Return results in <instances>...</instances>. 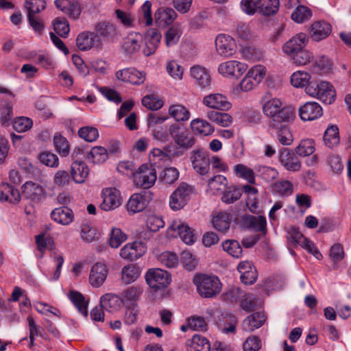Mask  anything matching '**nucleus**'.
Here are the masks:
<instances>
[{"label": "nucleus", "mask_w": 351, "mask_h": 351, "mask_svg": "<svg viewBox=\"0 0 351 351\" xmlns=\"http://www.w3.org/2000/svg\"><path fill=\"white\" fill-rule=\"evenodd\" d=\"M263 112L270 118L269 123L278 121H293L295 117V110L291 106H283L280 99H265L263 104Z\"/></svg>", "instance_id": "f257e3e1"}, {"label": "nucleus", "mask_w": 351, "mask_h": 351, "mask_svg": "<svg viewBox=\"0 0 351 351\" xmlns=\"http://www.w3.org/2000/svg\"><path fill=\"white\" fill-rule=\"evenodd\" d=\"M199 295L204 298H211L218 295L221 290V283L215 276L197 274L193 278Z\"/></svg>", "instance_id": "f03ea898"}, {"label": "nucleus", "mask_w": 351, "mask_h": 351, "mask_svg": "<svg viewBox=\"0 0 351 351\" xmlns=\"http://www.w3.org/2000/svg\"><path fill=\"white\" fill-rule=\"evenodd\" d=\"M279 0H242V10L248 15L258 12L264 16L276 14L279 9Z\"/></svg>", "instance_id": "7ed1b4c3"}, {"label": "nucleus", "mask_w": 351, "mask_h": 351, "mask_svg": "<svg viewBox=\"0 0 351 351\" xmlns=\"http://www.w3.org/2000/svg\"><path fill=\"white\" fill-rule=\"evenodd\" d=\"M306 93L311 97H316L322 102L330 104L335 99V90L328 82H310L306 87Z\"/></svg>", "instance_id": "20e7f679"}, {"label": "nucleus", "mask_w": 351, "mask_h": 351, "mask_svg": "<svg viewBox=\"0 0 351 351\" xmlns=\"http://www.w3.org/2000/svg\"><path fill=\"white\" fill-rule=\"evenodd\" d=\"M194 187L186 182H182L169 197V206L173 210L184 208L194 193Z\"/></svg>", "instance_id": "39448f33"}, {"label": "nucleus", "mask_w": 351, "mask_h": 351, "mask_svg": "<svg viewBox=\"0 0 351 351\" xmlns=\"http://www.w3.org/2000/svg\"><path fill=\"white\" fill-rule=\"evenodd\" d=\"M169 134L180 147L187 149L195 143V139L187 128L180 124L169 125Z\"/></svg>", "instance_id": "423d86ee"}, {"label": "nucleus", "mask_w": 351, "mask_h": 351, "mask_svg": "<svg viewBox=\"0 0 351 351\" xmlns=\"http://www.w3.org/2000/svg\"><path fill=\"white\" fill-rule=\"evenodd\" d=\"M147 283L152 289L166 288L171 282L169 273L161 269H149L145 274Z\"/></svg>", "instance_id": "0eeeda50"}, {"label": "nucleus", "mask_w": 351, "mask_h": 351, "mask_svg": "<svg viewBox=\"0 0 351 351\" xmlns=\"http://www.w3.org/2000/svg\"><path fill=\"white\" fill-rule=\"evenodd\" d=\"M191 161L194 170L200 175H206L209 172L210 157L208 152L202 149L197 148L191 152Z\"/></svg>", "instance_id": "6e6552de"}, {"label": "nucleus", "mask_w": 351, "mask_h": 351, "mask_svg": "<svg viewBox=\"0 0 351 351\" xmlns=\"http://www.w3.org/2000/svg\"><path fill=\"white\" fill-rule=\"evenodd\" d=\"M133 178L136 186L149 189L154 185L156 180V171L152 166L143 165L136 171Z\"/></svg>", "instance_id": "1a4fd4ad"}, {"label": "nucleus", "mask_w": 351, "mask_h": 351, "mask_svg": "<svg viewBox=\"0 0 351 351\" xmlns=\"http://www.w3.org/2000/svg\"><path fill=\"white\" fill-rule=\"evenodd\" d=\"M167 234L169 237L180 239L188 245L195 242V236L190 227L184 224L180 220H174L167 229Z\"/></svg>", "instance_id": "9d476101"}, {"label": "nucleus", "mask_w": 351, "mask_h": 351, "mask_svg": "<svg viewBox=\"0 0 351 351\" xmlns=\"http://www.w3.org/2000/svg\"><path fill=\"white\" fill-rule=\"evenodd\" d=\"M103 201L100 204L101 210L110 211L114 210L121 204V193L115 188H106L102 190Z\"/></svg>", "instance_id": "9b49d317"}, {"label": "nucleus", "mask_w": 351, "mask_h": 351, "mask_svg": "<svg viewBox=\"0 0 351 351\" xmlns=\"http://www.w3.org/2000/svg\"><path fill=\"white\" fill-rule=\"evenodd\" d=\"M247 69V66L245 63L229 60L220 64L218 71L225 77L239 78L246 71Z\"/></svg>", "instance_id": "f8f14e48"}, {"label": "nucleus", "mask_w": 351, "mask_h": 351, "mask_svg": "<svg viewBox=\"0 0 351 351\" xmlns=\"http://www.w3.org/2000/svg\"><path fill=\"white\" fill-rule=\"evenodd\" d=\"M103 42L98 35L93 32H84L76 38V45L81 51H88L92 48L100 49Z\"/></svg>", "instance_id": "ddd939ff"}, {"label": "nucleus", "mask_w": 351, "mask_h": 351, "mask_svg": "<svg viewBox=\"0 0 351 351\" xmlns=\"http://www.w3.org/2000/svg\"><path fill=\"white\" fill-rule=\"evenodd\" d=\"M216 50L219 55L224 58L233 56L237 49L234 40L230 36L220 34L215 39Z\"/></svg>", "instance_id": "4468645a"}, {"label": "nucleus", "mask_w": 351, "mask_h": 351, "mask_svg": "<svg viewBox=\"0 0 351 351\" xmlns=\"http://www.w3.org/2000/svg\"><path fill=\"white\" fill-rule=\"evenodd\" d=\"M241 225L243 228L253 230L256 232H261L263 235L267 233V221L263 215L254 216L244 215L241 217Z\"/></svg>", "instance_id": "2eb2a0df"}, {"label": "nucleus", "mask_w": 351, "mask_h": 351, "mask_svg": "<svg viewBox=\"0 0 351 351\" xmlns=\"http://www.w3.org/2000/svg\"><path fill=\"white\" fill-rule=\"evenodd\" d=\"M291 121H278L276 123H269V127L276 130V136L278 143L282 145L289 146L293 142V136L289 127Z\"/></svg>", "instance_id": "dca6fc26"}, {"label": "nucleus", "mask_w": 351, "mask_h": 351, "mask_svg": "<svg viewBox=\"0 0 351 351\" xmlns=\"http://www.w3.org/2000/svg\"><path fill=\"white\" fill-rule=\"evenodd\" d=\"M95 32L99 38L104 42L113 43L119 36L117 27L110 22L101 21L95 26Z\"/></svg>", "instance_id": "f3484780"}, {"label": "nucleus", "mask_w": 351, "mask_h": 351, "mask_svg": "<svg viewBox=\"0 0 351 351\" xmlns=\"http://www.w3.org/2000/svg\"><path fill=\"white\" fill-rule=\"evenodd\" d=\"M146 252L145 245L140 241L127 243L120 250L121 258L133 261L141 257Z\"/></svg>", "instance_id": "a211bd4d"}, {"label": "nucleus", "mask_w": 351, "mask_h": 351, "mask_svg": "<svg viewBox=\"0 0 351 351\" xmlns=\"http://www.w3.org/2000/svg\"><path fill=\"white\" fill-rule=\"evenodd\" d=\"M307 42L308 36L305 34H298L284 44L282 50L291 58L299 51L305 48Z\"/></svg>", "instance_id": "6ab92c4d"}, {"label": "nucleus", "mask_w": 351, "mask_h": 351, "mask_svg": "<svg viewBox=\"0 0 351 351\" xmlns=\"http://www.w3.org/2000/svg\"><path fill=\"white\" fill-rule=\"evenodd\" d=\"M162 36L157 29H149L147 31L145 36V46L143 49V53L146 56L153 55L160 43Z\"/></svg>", "instance_id": "aec40b11"}, {"label": "nucleus", "mask_w": 351, "mask_h": 351, "mask_svg": "<svg viewBox=\"0 0 351 351\" xmlns=\"http://www.w3.org/2000/svg\"><path fill=\"white\" fill-rule=\"evenodd\" d=\"M278 158L282 165L288 171H298L301 169V162L289 149H282L279 154Z\"/></svg>", "instance_id": "412c9836"}, {"label": "nucleus", "mask_w": 351, "mask_h": 351, "mask_svg": "<svg viewBox=\"0 0 351 351\" xmlns=\"http://www.w3.org/2000/svg\"><path fill=\"white\" fill-rule=\"evenodd\" d=\"M323 113L321 106L315 101H308L299 108V114L303 121H312L322 116Z\"/></svg>", "instance_id": "4be33fe9"}, {"label": "nucleus", "mask_w": 351, "mask_h": 351, "mask_svg": "<svg viewBox=\"0 0 351 351\" xmlns=\"http://www.w3.org/2000/svg\"><path fill=\"white\" fill-rule=\"evenodd\" d=\"M238 271L240 273L241 280L245 285H252L257 279L258 274L256 267L250 261H242L237 267Z\"/></svg>", "instance_id": "5701e85b"}, {"label": "nucleus", "mask_w": 351, "mask_h": 351, "mask_svg": "<svg viewBox=\"0 0 351 351\" xmlns=\"http://www.w3.org/2000/svg\"><path fill=\"white\" fill-rule=\"evenodd\" d=\"M21 189L23 197L35 202L40 201L45 195L44 188L33 182H25Z\"/></svg>", "instance_id": "b1692460"}, {"label": "nucleus", "mask_w": 351, "mask_h": 351, "mask_svg": "<svg viewBox=\"0 0 351 351\" xmlns=\"http://www.w3.org/2000/svg\"><path fill=\"white\" fill-rule=\"evenodd\" d=\"M118 80L138 85L143 84L145 80V75L134 68H127L118 71L116 73Z\"/></svg>", "instance_id": "393cba45"}, {"label": "nucleus", "mask_w": 351, "mask_h": 351, "mask_svg": "<svg viewBox=\"0 0 351 351\" xmlns=\"http://www.w3.org/2000/svg\"><path fill=\"white\" fill-rule=\"evenodd\" d=\"M108 269L104 263H97L90 269L89 282L94 287H101L106 279Z\"/></svg>", "instance_id": "a878e982"}, {"label": "nucleus", "mask_w": 351, "mask_h": 351, "mask_svg": "<svg viewBox=\"0 0 351 351\" xmlns=\"http://www.w3.org/2000/svg\"><path fill=\"white\" fill-rule=\"evenodd\" d=\"M203 104L214 109L228 110L231 108V104L227 98L221 94H210L203 98Z\"/></svg>", "instance_id": "bb28decb"}, {"label": "nucleus", "mask_w": 351, "mask_h": 351, "mask_svg": "<svg viewBox=\"0 0 351 351\" xmlns=\"http://www.w3.org/2000/svg\"><path fill=\"white\" fill-rule=\"evenodd\" d=\"M190 73L191 76L199 87L204 88L210 86V75L206 68L199 65L193 66L191 68Z\"/></svg>", "instance_id": "cd10ccee"}, {"label": "nucleus", "mask_w": 351, "mask_h": 351, "mask_svg": "<svg viewBox=\"0 0 351 351\" xmlns=\"http://www.w3.org/2000/svg\"><path fill=\"white\" fill-rule=\"evenodd\" d=\"M266 320L265 315L261 312L247 316L242 323V328L247 332H252L261 327Z\"/></svg>", "instance_id": "c85d7f7f"}, {"label": "nucleus", "mask_w": 351, "mask_h": 351, "mask_svg": "<svg viewBox=\"0 0 351 351\" xmlns=\"http://www.w3.org/2000/svg\"><path fill=\"white\" fill-rule=\"evenodd\" d=\"M332 31L330 23L325 21H317L311 25V38L319 41L328 37Z\"/></svg>", "instance_id": "c756f323"}, {"label": "nucleus", "mask_w": 351, "mask_h": 351, "mask_svg": "<svg viewBox=\"0 0 351 351\" xmlns=\"http://www.w3.org/2000/svg\"><path fill=\"white\" fill-rule=\"evenodd\" d=\"M186 351H210L209 341L200 335H195L186 343Z\"/></svg>", "instance_id": "7c9ffc66"}, {"label": "nucleus", "mask_w": 351, "mask_h": 351, "mask_svg": "<svg viewBox=\"0 0 351 351\" xmlns=\"http://www.w3.org/2000/svg\"><path fill=\"white\" fill-rule=\"evenodd\" d=\"M51 217L55 221L62 224L68 225L73 221V211L68 207L55 208L51 213Z\"/></svg>", "instance_id": "2f4dec72"}, {"label": "nucleus", "mask_w": 351, "mask_h": 351, "mask_svg": "<svg viewBox=\"0 0 351 351\" xmlns=\"http://www.w3.org/2000/svg\"><path fill=\"white\" fill-rule=\"evenodd\" d=\"M88 175L87 165L82 160H75L71 165V176L76 183H82Z\"/></svg>", "instance_id": "473e14b6"}, {"label": "nucleus", "mask_w": 351, "mask_h": 351, "mask_svg": "<svg viewBox=\"0 0 351 351\" xmlns=\"http://www.w3.org/2000/svg\"><path fill=\"white\" fill-rule=\"evenodd\" d=\"M147 206V202L145 196L135 193L131 195L127 204L126 208L129 213L134 214L143 210Z\"/></svg>", "instance_id": "72a5a7b5"}, {"label": "nucleus", "mask_w": 351, "mask_h": 351, "mask_svg": "<svg viewBox=\"0 0 351 351\" xmlns=\"http://www.w3.org/2000/svg\"><path fill=\"white\" fill-rule=\"evenodd\" d=\"M21 195L19 191L7 183H3L0 186V200L8 201L16 204L20 200Z\"/></svg>", "instance_id": "f704fd0d"}, {"label": "nucleus", "mask_w": 351, "mask_h": 351, "mask_svg": "<svg viewBox=\"0 0 351 351\" xmlns=\"http://www.w3.org/2000/svg\"><path fill=\"white\" fill-rule=\"evenodd\" d=\"M123 304L119 296L114 294L107 293L100 298V305L104 310L112 312L119 309Z\"/></svg>", "instance_id": "c9c22d12"}, {"label": "nucleus", "mask_w": 351, "mask_h": 351, "mask_svg": "<svg viewBox=\"0 0 351 351\" xmlns=\"http://www.w3.org/2000/svg\"><path fill=\"white\" fill-rule=\"evenodd\" d=\"M206 117L212 122L221 127H228L232 123V117L228 113L215 110L207 112Z\"/></svg>", "instance_id": "e433bc0d"}, {"label": "nucleus", "mask_w": 351, "mask_h": 351, "mask_svg": "<svg viewBox=\"0 0 351 351\" xmlns=\"http://www.w3.org/2000/svg\"><path fill=\"white\" fill-rule=\"evenodd\" d=\"M191 126L195 134L208 136L214 132V128L206 121L203 119H194L191 122Z\"/></svg>", "instance_id": "4c0bfd02"}, {"label": "nucleus", "mask_w": 351, "mask_h": 351, "mask_svg": "<svg viewBox=\"0 0 351 351\" xmlns=\"http://www.w3.org/2000/svg\"><path fill=\"white\" fill-rule=\"evenodd\" d=\"M231 217L227 213H219L213 219V227L222 232L229 229Z\"/></svg>", "instance_id": "58836bf2"}, {"label": "nucleus", "mask_w": 351, "mask_h": 351, "mask_svg": "<svg viewBox=\"0 0 351 351\" xmlns=\"http://www.w3.org/2000/svg\"><path fill=\"white\" fill-rule=\"evenodd\" d=\"M69 298L73 304L76 306L78 311L84 315L87 316L88 303L85 300L84 297L82 293L77 291H71L69 294Z\"/></svg>", "instance_id": "ea45409f"}, {"label": "nucleus", "mask_w": 351, "mask_h": 351, "mask_svg": "<svg viewBox=\"0 0 351 351\" xmlns=\"http://www.w3.org/2000/svg\"><path fill=\"white\" fill-rule=\"evenodd\" d=\"M234 174L247 180L250 184H255V176L254 171L243 164H237L234 166Z\"/></svg>", "instance_id": "a19ab883"}, {"label": "nucleus", "mask_w": 351, "mask_h": 351, "mask_svg": "<svg viewBox=\"0 0 351 351\" xmlns=\"http://www.w3.org/2000/svg\"><path fill=\"white\" fill-rule=\"evenodd\" d=\"M312 69L313 72L319 74L328 73L332 69L331 61L324 56L318 57L315 60Z\"/></svg>", "instance_id": "79ce46f5"}, {"label": "nucleus", "mask_w": 351, "mask_h": 351, "mask_svg": "<svg viewBox=\"0 0 351 351\" xmlns=\"http://www.w3.org/2000/svg\"><path fill=\"white\" fill-rule=\"evenodd\" d=\"M169 113L177 121H184L190 117L189 111L184 106L180 104L170 106Z\"/></svg>", "instance_id": "37998d69"}, {"label": "nucleus", "mask_w": 351, "mask_h": 351, "mask_svg": "<svg viewBox=\"0 0 351 351\" xmlns=\"http://www.w3.org/2000/svg\"><path fill=\"white\" fill-rule=\"evenodd\" d=\"M107 158V150L103 147H95L92 148L88 155V159L93 163H103Z\"/></svg>", "instance_id": "c03bdc74"}, {"label": "nucleus", "mask_w": 351, "mask_h": 351, "mask_svg": "<svg viewBox=\"0 0 351 351\" xmlns=\"http://www.w3.org/2000/svg\"><path fill=\"white\" fill-rule=\"evenodd\" d=\"M324 141L328 147H332L339 143V130L336 125H332L326 129Z\"/></svg>", "instance_id": "a18cd8bd"}, {"label": "nucleus", "mask_w": 351, "mask_h": 351, "mask_svg": "<svg viewBox=\"0 0 351 351\" xmlns=\"http://www.w3.org/2000/svg\"><path fill=\"white\" fill-rule=\"evenodd\" d=\"M310 75L304 71H298L294 72L291 76V83L296 88H302L310 84Z\"/></svg>", "instance_id": "49530a36"}, {"label": "nucleus", "mask_w": 351, "mask_h": 351, "mask_svg": "<svg viewBox=\"0 0 351 351\" xmlns=\"http://www.w3.org/2000/svg\"><path fill=\"white\" fill-rule=\"evenodd\" d=\"M177 14L171 8H164L159 10L155 14L156 20L159 23H164L165 25L171 24L176 19Z\"/></svg>", "instance_id": "de8ad7c7"}, {"label": "nucleus", "mask_w": 351, "mask_h": 351, "mask_svg": "<svg viewBox=\"0 0 351 351\" xmlns=\"http://www.w3.org/2000/svg\"><path fill=\"white\" fill-rule=\"evenodd\" d=\"M242 56L248 60L259 61L264 57L263 53L257 47L254 46H245L241 50Z\"/></svg>", "instance_id": "09e8293b"}, {"label": "nucleus", "mask_w": 351, "mask_h": 351, "mask_svg": "<svg viewBox=\"0 0 351 351\" xmlns=\"http://www.w3.org/2000/svg\"><path fill=\"white\" fill-rule=\"evenodd\" d=\"M315 152V143L312 139H304L301 141L295 148V153L300 156L311 155Z\"/></svg>", "instance_id": "8fccbe9b"}, {"label": "nucleus", "mask_w": 351, "mask_h": 351, "mask_svg": "<svg viewBox=\"0 0 351 351\" xmlns=\"http://www.w3.org/2000/svg\"><path fill=\"white\" fill-rule=\"evenodd\" d=\"M258 298L251 293L245 294L240 302V306L245 311L250 313L254 311L259 305Z\"/></svg>", "instance_id": "3c124183"}, {"label": "nucleus", "mask_w": 351, "mask_h": 351, "mask_svg": "<svg viewBox=\"0 0 351 351\" xmlns=\"http://www.w3.org/2000/svg\"><path fill=\"white\" fill-rule=\"evenodd\" d=\"M291 59L297 66H304L311 62L313 56L311 51L304 48L293 55Z\"/></svg>", "instance_id": "603ef678"}, {"label": "nucleus", "mask_w": 351, "mask_h": 351, "mask_svg": "<svg viewBox=\"0 0 351 351\" xmlns=\"http://www.w3.org/2000/svg\"><path fill=\"white\" fill-rule=\"evenodd\" d=\"M121 280L125 284L128 285L134 282L138 277V271L133 265L125 266L121 270Z\"/></svg>", "instance_id": "864d4df0"}, {"label": "nucleus", "mask_w": 351, "mask_h": 351, "mask_svg": "<svg viewBox=\"0 0 351 351\" xmlns=\"http://www.w3.org/2000/svg\"><path fill=\"white\" fill-rule=\"evenodd\" d=\"M227 185V178L222 175L214 176L208 180V186L210 190L225 191Z\"/></svg>", "instance_id": "5fc2aeb1"}, {"label": "nucleus", "mask_w": 351, "mask_h": 351, "mask_svg": "<svg viewBox=\"0 0 351 351\" xmlns=\"http://www.w3.org/2000/svg\"><path fill=\"white\" fill-rule=\"evenodd\" d=\"M152 3L146 1L141 7L138 21L145 26L150 25L152 23L151 12Z\"/></svg>", "instance_id": "6e6d98bb"}, {"label": "nucleus", "mask_w": 351, "mask_h": 351, "mask_svg": "<svg viewBox=\"0 0 351 351\" xmlns=\"http://www.w3.org/2000/svg\"><path fill=\"white\" fill-rule=\"evenodd\" d=\"M224 251L235 258H239L242 254V248L236 240H227L222 244Z\"/></svg>", "instance_id": "4d7b16f0"}, {"label": "nucleus", "mask_w": 351, "mask_h": 351, "mask_svg": "<svg viewBox=\"0 0 351 351\" xmlns=\"http://www.w3.org/2000/svg\"><path fill=\"white\" fill-rule=\"evenodd\" d=\"M311 16V11L306 6H298L291 14V19L298 23H302L310 19Z\"/></svg>", "instance_id": "13d9d810"}, {"label": "nucleus", "mask_w": 351, "mask_h": 351, "mask_svg": "<svg viewBox=\"0 0 351 351\" xmlns=\"http://www.w3.org/2000/svg\"><path fill=\"white\" fill-rule=\"evenodd\" d=\"M127 239V235L120 228H113L111 230L109 244L113 248L119 247Z\"/></svg>", "instance_id": "bf43d9fd"}, {"label": "nucleus", "mask_w": 351, "mask_h": 351, "mask_svg": "<svg viewBox=\"0 0 351 351\" xmlns=\"http://www.w3.org/2000/svg\"><path fill=\"white\" fill-rule=\"evenodd\" d=\"M152 137L161 143H166L170 139L169 126L162 125L151 130Z\"/></svg>", "instance_id": "052dcab7"}, {"label": "nucleus", "mask_w": 351, "mask_h": 351, "mask_svg": "<svg viewBox=\"0 0 351 351\" xmlns=\"http://www.w3.org/2000/svg\"><path fill=\"white\" fill-rule=\"evenodd\" d=\"M179 178V171L175 167H169L165 169L160 176V179L165 184H171L174 183Z\"/></svg>", "instance_id": "680f3d73"}, {"label": "nucleus", "mask_w": 351, "mask_h": 351, "mask_svg": "<svg viewBox=\"0 0 351 351\" xmlns=\"http://www.w3.org/2000/svg\"><path fill=\"white\" fill-rule=\"evenodd\" d=\"M56 150L62 156H66L69 153V146L67 140L61 135H56L53 138Z\"/></svg>", "instance_id": "e2e57ef3"}, {"label": "nucleus", "mask_w": 351, "mask_h": 351, "mask_svg": "<svg viewBox=\"0 0 351 351\" xmlns=\"http://www.w3.org/2000/svg\"><path fill=\"white\" fill-rule=\"evenodd\" d=\"M158 261L162 265L169 268H174L178 265V258L176 254L165 252L158 256Z\"/></svg>", "instance_id": "0e129e2a"}, {"label": "nucleus", "mask_w": 351, "mask_h": 351, "mask_svg": "<svg viewBox=\"0 0 351 351\" xmlns=\"http://www.w3.org/2000/svg\"><path fill=\"white\" fill-rule=\"evenodd\" d=\"M32 119L25 117L16 118L12 123L13 128L17 132H25L32 127Z\"/></svg>", "instance_id": "69168bd1"}, {"label": "nucleus", "mask_w": 351, "mask_h": 351, "mask_svg": "<svg viewBox=\"0 0 351 351\" xmlns=\"http://www.w3.org/2000/svg\"><path fill=\"white\" fill-rule=\"evenodd\" d=\"M265 73V67L263 65L258 64L252 67L246 75L252 78L254 84H258L264 78Z\"/></svg>", "instance_id": "338daca9"}, {"label": "nucleus", "mask_w": 351, "mask_h": 351, "mask_svg": "<svg viewBox=\"0 0 351 351\" xmlns=\"http://www.w3.org/2000/svg\"><path fill=\"white\" fill-rule=\"evenodd\" d=\"M25 7L28 14H35L45 8L46 2L45 0H26Z\"/></svg>", "instance_id": "774afa93"}]
</instances>
